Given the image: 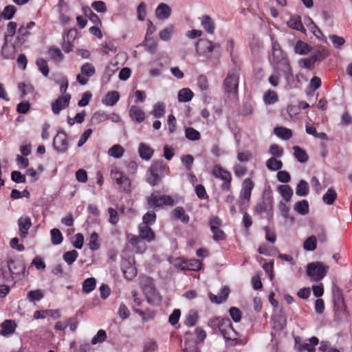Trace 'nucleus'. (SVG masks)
<instances>
[{"instance_id":"nucleus-1","label":"nucleus","mask_w":352,"mask_h":352,"mask_svg":"<svg viewBox=\"0 0 352 352\" xmlns=\"http://www.w3.org/2000/svg\"><path fill=\"white\" fill-rule=\"evenodd\" d=\"M271 40L272 52L269 55V60L273 67L276 69L279 70L283 67H285L286 65L289 64V62L278 42L272 36H271Z\"/></svg>"},{"instance_id":"nucleus-2","label":"nucleus","mask_w":352,"mask_h":352,"mask_svg":"<svg viewBox=\"0 0 352 352\" xmlns=\"http://www.w3.org/2000/svg\"><path fill=\"white\" fill-rule=\"evenodd\" d=\"M212 327H217L221 335L226 340H237L239 333L233 328L229 318H215L211 320Z\"/></svg>"},{"instance_id":"nucleus-3","label":"nucleus","mask_w":352,"mask_h":352,"mask_svg":"<svg viewBox=\"0 0 352 352\" xmlns=\"http://www.w3.org/2000/svg\"><path fill=\"white\" fill-rule=\"evenodd\" d=\"M195 49L197 54L207 58H211L212 53H214L217 56L220 55V44L212 43L206 38H199L195 44Z\"/></svg>"},{"instance_id":"nucleus-4","label":"nucleus","mask_w":352,"mask_h":352,"mask_svg":"<svg viewBox=\"0 0 352 352\" xmlns=\"http://www.w3.org/2000/svg\"><path fill=\"white\" fill-rule=\"evenodd\" d=\"M164 168L165 165L162 160L153 161L147 173V183L152 186L157 185L164 176Z\"/></svg>"},{"instance_id":"nucleus-5","label":"nucleus","mask_w":352,"mask_h":352,"mask_svg":"<svg viewBox=\"0 0 352 352\" xmlns=\"http://www.w3.org/2000/svg\"><path fill=\"white\" fill-rule=\"evenodd\" d=\"M147 204L149 208L156 209L164 206H172L175 201L170 195H160V192L155 191L146 197Z\"/></svg>"},{"instance_id":"nucleus-6","label":"nucleus","mask_w":352,"mask_h":352,"mask_svg":"<svg viewBox=\"0 0 352 352\" xmlns=\"http://www.w3.org/2000/svg\"><path fill=\"white\" fill-rule=\"evenodd\" d=\"M329 266L321 262H313L307 265V274L314 281L321 280L327 274Z\"/></svg>"},{"instance_id":"nucleus-7","label":"nucleus","mask_w":352,"mask_h":352,"mask_svg":"<svg viewBox=\"0 0 352 352\" xmlns=\"http://www.w3.org/2000/svg\"><path fill=\"white\" fill-rule=\"evenodd\" d=\"M208 225L212 233V239L215 241H224L226 239V234L221 228L222 220L218 217L213 216L210 218Z\"/></svg>"},{"instance_id":"nucleus-8","label":"nucleus","mask_w":352,"mask_h":352,"mask_svg":"<svg viewBox=\"0 0 352 352\" xmlns=\"http://www.w3.org/2000/svg\"><path fill=\"white\" fill-rule=\"evenodd\" d=\"M52 146L54 149L59 153H64L67 151L68 136L62 129L58 130L56 135L54 138Z\"/></svg>"},{"instance_id":"nucleus-9","label":"nucleus","mask_w":352,"mask_h":352,"mask_svg":"<svg viewBox=\"0 0 352 352\" xmlns=\"http://www.w3.org/2000/svg\"><path fill=\"white\" fill-rule=\"evenodd\" d=\"M111 175L121 190L126 192L131 191V181L124 173L118 169H113L111 172Z\"/></svg>"},{"instance_id":"nucleus-10","label":"nucleus","mask_w":352,"mask_h":352,"mask_svg":"<svg viewBox=\"0 0 352 352\" xmlns=\"http://www.w3.org/2000/svg\"><path fill=\"white\" fill-rule=\"evenodd\" d=\"M134 264L135 260L133 258L124 259L121 263L122 272L127 280H132L137 276L138 272Z\"/></svg>"},{"instance_id":"nucleus-11","label":"nucleus","mask_w":352,"mask_h":352,"mask_svg":"<svg viewBox=\"0 0 352 352\" xmlns=\"http://www.w3.org/2000/svg\"><path fill=\"white\" fill-rule=\"evenodd\" d=\"M71 95L69 94L59 96L52 103V110L56 115L58 114L61 110L67 108L69 104Z\"/></svg>"},{"instance_id":"nucleus-12","label":"nucleus","mask_w":352,"mask_h":352,"mask_svg":"<svg viewBox=\"0 0 352 352\" xmlns=\"http://www.w3.org/2000/svg\"><path fill=\"white\" fill-rule=\"evenodd\" d=\"M239 85V78L235 74H228L223 81L225 92L227 94H236Z\"/></svg>"},{"instance_id":"nucleus-13","label":"nucleus","mask_w":352,"mask_h":352,"mask_svg":"<svg viewBox=\"0 0 352 352\" xmlns=\"http://www.w3.org/2000/svg\"><path fill=\"white\" fill-rule=\"evenodd\" d=\"M7 266L12 278H14V276H19L25 273V265L23 263L16 262L13 259L9 258L7 260Z\"/></svg>"},{"instance_id":"nucleus-14","label":"nucleus","mask_w":352,"mask_h":352,"mask_svg":"<svg viewBox=\"0 0 352 352\" xmlns=\"http://www.w3.org/2000/svg\"><path fill=\"white\" fill-rule=\"evenodd\" d=\"M230 288L228 286H223L218 295L213 294L212 293L208 294V297L210 301L215 304H221L225 302L229 296Z\"/></svg>"},{"instance_id":"nucleus-15","label":"nucleus","mask_w":352,"mask_h":352,"mask_svg":"<svg viewBox=\"0 0 352 352\" xmlns=\"http://www.w3.org/2000/svg\"><path fill=\"white\" fill-rule=\"evenodd\" d=\"M272 196L270 195L264 196L263 201L256 205V212L258 214H262L267 210H271L272 208Z\"/></svg>"},{"instance_id":"nucleus-16","label":"nucleus","mask_w":352,"mask_h":352,"mask_svg":"<svg viewBox=\"0 0 352 352\" xmlns=\"http://www.w3.org/2000/svg\"><path fill=\"white\" fill-rule=\"evenodd\" d=\"M20 236L25 238L28 234V230L32 226V221L29 217H20L18 219Z\"/></svg>"},{"instance_id":"nucleus-17","label":"nucleus","mask_w":352,"mask_h":352,"mask_svg":"<svg viewBox=\"0 0 352 352\" xmlns=\"http://www.w3.org/2000/svg\"><path fill=\"white\" fill-rule=\"evenodd\" d=\"M155 16L160 20H166L170 16L171 9L164 3H161L155 9Z\"/></svg>"},{"instance_id":"nucleus-18","label":"nucleus","mask_w":352,"mask_h":352,"mask_svg":"<svg viewBox=\"0 0 352 352\" xmlns=\"http://www.w3.org/2000/svg\"><path fill=\"white\" fill-rule=\"evenodd\" d=\"M140 236L143 240L151 242L155 239V234L148 225L140 224L139 226Z\"/></svg>"},{"instance_id":"nucleus-19","label":"nucleus","mask_w":352,"mask_h":352,"mask_svg":"<svg viewBox=\"0 0 352 352\" xmlns=\"http://www.w3.org/2000/svg\"><path fill=\"white\" fill-rule=\"evenodd\" d=\"M1 327L0 334L3 336H8L15 331L16 324L14 320H6L1 323Z\"/></svg>"},{"instance_id":"nucleus-20","label":"nucleus","mask_w":352,"mask_h":352,"mask_svg":"<svg viewBox=\"0 0 352 352\" xmlns=\"http://www.w3.org/2000/svg\"><path fill=\"white\" fill-rule=\"evenodd\" d=\"M212 173L215 177H220L225 182L223 184V186L230 184L231 181L230 173L228 171L223 170L221 166H215L213 168Z\"/></svg>"},{"instance_id":"nucleus-21","label":"nucleus","mask_w":352,"mask_h":352,"mask_svg":"<svg viewBox=\"0 0 352 352\" xmlns=\"http://www.w3.org/2000/svg\"><path fill=\"white\" fill-rule=\"evenodd\" d=\"M131 118L138 123H141L145 119L144 112L138 107L133 105L129 109Z\"/></svg>"},{"instance_id":"nucleus-22","label":"nucleus","mask_w":352,"mask_h":352,"mask_svg":"<svg viewBox=\"0 0 352 352\" xmlns=\"http://www.w3.org/2000/svg\"><path fill=\"white\" fill-rule=\"evenodd\" d=\"M138 152L142 160H149L154 153V150L146 144L141 142L139 144Z\"/></svg>"},{"instance_id":"nucleus-23","label":"nucleus","mask_w":352,"mask_h":352,"mask_svg":"<svg viewBox=\"0 0 352 352\" xmlns=\"http://www.w3.org/2000/svg\"><path fill=\"white\" fill-rule=\"evenodd\" d=\"M120 99V94L116 91L108 92L104 98L102 100L104 104L107 106H113Z\"/></svg>"},{"instance_id":"nucleus-24","label":"nucleus","mask_w":352,"mask_h":352,"mask_svg":"<svg viewBox=\"0 0 352 352\" xmlns=\"http://www.w3.org/2000/svg\"><path fill=\"white\" fill-rule=\"evenodd\" d=\"M292 149L294 151V156L298 162L303 164L309 160V155L305 150L298 146H294Z\"/></svg>"},{"instance_id":"nucleus-25","label":"nucleus","mask_w":352,"mask_h":352,"mask_svg":"<svg viewBox=\"0 0 352 352\" xmlns=\"http://www.w3.org/2000/svg\"><path fill=\"white\" fill-rule=\"evenodd\" d=\"M274 134L284 140H288L292 137V131L288 128L283 127V126H276L274 129Z\"/></svg>"},{"instance_id":"nucleus-26","label":"nucleus","mask_w":352,"mask_h":352,"mask_svg":"<svg viewBox=\"0 0 352 352\" xmlns=\"http://www.w3.org/2000/svg\"><path fill=\"white\" fill-rule=\"evenodd\" d=\"M194 97L193 92L189 88H182L177 94V99L179 102H188Z\"/></svg>"},{"instance_id":"nucleus-27","label":"nucleus","mask_w":352,"mask_h":352,"mask_svg":"<svg viewBox=\"0 0 352 352\" xmlns=\"http://www.w3.org/2000/svg\"><path fill=\"white\" fill-rule=\"evenodd\" d=\"M287 23L289 27L294 30H296L302 32H305L306 31L302 23L301 18L299 16H292Z\"/></svg>"},{"instance_id":"nucleus-28","label":"nucleus","mask_w":352,"mask_h":352,"mask_svg":"<svg viewBox=\"0 0 352 352\" xmlns=\"http://www.w3.org/2000/svg\"><path fill=\"white\" fill-rule=\"evenodd\" d=\"M201 23L204 30L209 34H213L214 30V23L208 15H204L201 18Z\"/></svg>"},{"instance_id":"nucleus-29","label":"nucleus","mask_w":352,"mask_h":352,"mask_svg":"<svg viewBox=\"0 0 352 352\" xmlns=\"http://www.w3.org/2000/svg\"><path fill=\"white\" fill-rule=\"evenodd\" d=\"M311 50V47L307 43L302 41H298L294 46L295 53L300 55H305L309 53Z\"/></svg>"},{"instance_id":"nucleus-30","label":"nucleus","mask_w":352,"mask_h":352,"mask_svg":"<svg viewBox=\"0 0 352 352\" xmlns=\"http://www.w3.org/2000/svg\"><path fill=\"white\" fill-rule=\"evenodd\" d=\"M278 190L285 201L288 202L291 200L293 195V190L290 186L280 185L278 187Z\"/></svg>"},{"instance_id":"nucleus-31","label":"nucleus","mask_w":352,"mask_h":352,"mask_svg":"<svg viewBox=\"0 0 352 352\" xmlns=\"http://www.w3.org/2000/svg\"><path fill=\"white\" fill-rule=\"evenodd\" d=\"M254 184L250 178L243 180V200H250Z\"/></svg>"},{"instance_id":"nucleus-32","label":"nucleus","mask_w":352,"mask_h":352,"mask_svg":"<svg viewBox=\"0 0 352 352\" xmlns=\"http://www.w3.org/2000/svg\"><path fill=\"white\" fill-rule=\"evenodd\" d=\"M309 187L308 183L303 179L299 181L296 186V193L300 197H305L308 195Z\"/></svg>"},{"instance_id":"nucleus-33","label":"nucleus","mask_w":352,"mask_h":352,"mask_svg":"<svg viewBox=\"0 0 352 352\" xmlns=\"http://www.w3.org/2000/svg\"><path fill=\"white\" fill-rule=\"evenodd\" d=\"M173 216L175 219L180 220L184 223H188L189 221V216L186 214L184 209L178 206L173 210Z\"/></svg>"},{"instance_id":"nucleus-34","label":"nucleus","mask_w":352,"mask_h":352,"mask_svg":"<svg viewBox=\"0 0 352 352\" xmlns=\"http://www.w3.org/2000/svg\"><path fill=\"white\" fill-rule=\"evenodd\" d=\"M294 208V210L300 214H307L309 212V203L307 200L297 201Z\"/></svg>"},{"instance_id":"nucleus-35","label":"nucleus","mask_w":352,"mask_h":352,"mask_svg":"<svg viewBox=\"0 0 352 352\" xmlns=\"http://www.w3.org/2000/svg\"><path fill=\"white\" fill-rule=\"evenodd\" d=\"M337 198V193L334 188H330L322 197L323 201L327 205H332Z\"/></svg>"},{"instance_id":"nucleus-36","label":"nucleus","mask_w":352,"mask_h":352,"mask_svg":"<svg viewBox=\"0 0 352 352\" xmlns=\"http://www.w3.org/2000/svg\"><path fill=\"white\" fill-rule=\"evenodd\" d=\"M51 241L54 245L60 244L63 240V236L58 228H53L50 230Z\"/></svg>"},{"instance_id":"nucleus-37","label":"nucleus","mask_w":352,"mask_h":352,"mask_svg":"<svg viewBox=\"0 0 352 352\" xmlns=\"http://www.w3.org/2000/svg\"><path fill=\"white\" fill-rule=\"evenodd\" d=\"M266 166L270 170H278L283 167V162L275 157H270L266 161Z\"/></svg>"},{"instance_id":"nucleus-38","label":"nucleus","mask_w":352,"mask_h":352,"mask_svg":"<svg viewBox=\"0 0 352 352\" xmlns=\"http://www.w3.org/2000/svg\"><path fill=\"white\" fill-rule=\"evenodd\" d=\"M96 285V280L91 277L85 279L82 283V291L86 293H90L92 292Z\"/></svg>"},{"instance_id":"nucleus-39","label":"nucleus","mask_w":352,"mask_h":352,"mask_svg":"<svg viewBox=\"0 0 352 352\" xmlns=\"http://www.w3.org/2000/svg\"><path fill=\"white\" fill-rule=\"evenodd\" d=\"M165 105L163 102H158L153 105V109L151 114L156 118H162L164 116Z\"/></svg>"},{"instance_id":"nucleus-40","label":"nucleus","mask_w":352,"mask_h":352,"mask_svg":"<svg viewBox=\"0 0 352 352\" xmlns=\"http://www.w3.org/2000/svg\"><path fill=\"white\" fill-rule=\"evenodd\" d=\"M185 136L188 140L190 141H197L201 138L200 133L192 127L186 128Z\"/></svg>"},{"instance_id":"nucleus-41","label":"nucleus","mask_w":352,"mask_h":352,"mask_svg":"<svg viewBox=\"0 0 352 352\" xmlns=\"http://www.w3.org/2000/svg\"><path fill=\"white\" fill-rule=\"evenodd\" d=\"M16 12V8L14 6L9 5L4 8L1 12V16L6 20H10L13 18Z\"/></svg>"},{"instance_id":"nucleus-42","label":"nucleus","mask_w":352,"mask_h":352,"mask_svg":"<svg viewBox=\"0 0 352 352\" xmlns=\"http://www.w3.org/2000/svg\"><path fill=\"white\" fill-rule=\"evenodd\" d=\"M317 238L314 235L309 236L304 242L303 248L307 251H314L316 248Z\"/></svg>"},{"instance_id":"nucleus-43","label":"nucleus","mask_w":352,"mask_h":352,"mask_svg":"<svg viewBox=\"0 0 352 352\" xmlns=\"http://www.w3.org/2000/svg\"><path fill=\"white\" fill-rule=\"evenodd\" d=\"M36 65L38 67V70L44 76H47L49 75L50 69L47 62L45 59L42 58H38L36 61Z\"/></svg>"},{"instance_id":"nucleus-44","label":"nucleus","mask_w":352,"mask_h":352,"mask_svg":"<svg viewBox=\"0 0 352 352\" xmlns=\"http://www.w3.org/2000/svg\"><path fill=\"white\" fill-rule=\"evenodd\" d=\"M278 96L274 91L268 90L263 96V100L266 104H272L278 101Z\"/></svg>"},{"instance_id":"nucleus-45","label":"nucleus","mask_w":352,"mask_h":352,"mask_svg":"<svg viewBox=\"0 0 352 352\" xmlns=\"http://www.w3.org/2000/svg\"><path fill=\"white\" fill-rule=\"evenodd\" d=\"M49 54L51 58L56 62L60 63L64 59V56L60 50L56 47H52L49 49Z\"/></svg>"},{"instance_id":"nucleus-46","label":"nucleus","mask_w":352,"mask_h":352,"mask_svg":"<svg viewBox=\"0 0 352 352\" xmlns=\"http://www.w3.org/2000/svg\"><path fill=\"white\" fill-rule=\"evenodd\" d=\"M333 307L336 315L345 317L349 316V313L347 311L346 306L344 302L333 303Z\"/></svg>"},{"instance_id":"nucleus-47","label":"nucleus","mask_w":352,"mask_h":352,"mask_svg":"<svg viewBox=\"0 0 352 352\" xmlns=\"http://www.w3.org/2000/svg\"><path fill=\"white\" fill-rule=\"evenodd\" d=\"M15 54V47L14 45L11 46H2L1 55L5 59H13L14 58Z\"/></svg>"},{"instance_id":"nucleus-48","label":"nucleus","mask_w":352,"mask_h":352,"mask_svg":"<svg viewBox=\"0 0 352 352\" xmlns=\"http://www.w3.org/2000/svg\"><path fill=\"white\" fill-rule=\"evenodd\" d=\"M80 71L82 75L91 77L96 73L94 66L90 63H86L81 66Z\"/></svg>"},{"instance_id":"nucleus-49","label":"nucleus","mask_w":352,"mask_h":352,"mask_svg":"<svg viewBox=\"0 0 352 352\" xmlns=\"http://www.w3.org/2000/svg\"><path fill=\"white\" fill-rule=\"evenodd\" d=\"M124 150L123 147L119 144H115L111 147L108 151L110 156L115 158H120L124 154Z\"/></svg>"},{"instance_id":"nucleus-50","label":"nucleus","mask_w":352,"mask_h":352,"mask_svg":"<svg viewBox=\"0 0 352 352\" xmlns=\"http://www.w3.org/2000/svg\"><path fill=\"white\" fill-rule=\"evenodd\" d=\"M43 294L39 289L36 290H31L27 294V298L30 302L39 301L43 298Z\"/></svg>"},{"instance_id":"nucleus-51","label":"nucleus","mask_w":352,"mask_h":352,"mask_svg":"<svg viewBox=\"0 0 352 352\" xmlns=\"http://www.w3.org/2000/svg\"><path fill=\"white\" fill-rule=\"evenodd\" d=\"M198 318L199 316L197 312L195 311H190L188 315L186 316L184 324L188 327H193L196 324Z\"/></svg>"},{"instance_id":"nucleus-52","label":"nucleus","mask_w":352,"mask_h":352,"mask_svg":"<svg viewBox=\"0 0 352 352\" xmlns=\"http://www.w3.org/2000/svg\"><path fill=\"white\" fill-rule=\"evenodd\" d=\"M78 256V253L76 250H72L71 251L67 252L63 254L64 261L68 264L72 265L75 262L76 258Z\"/></svg>"},{"instance_id":"nucleus-53","label":"nucleus","mask_w":352,"mask_h":352,"mask_svg":"<svg viewBox=\"0 0 352 352\" xmlns=\"http://www.w3.org/2000/svg\"><path fill=\"white\" fill-rule=\"evenodd\" d=\"M156 220V214L153 211H148L142 217V223L144 225H153Z\"/></svg>"},{"instance_id":"nucleus-54","label":"nucleus","mask_w":352,"mask_h":352,"mask_svg":"<svg viewBox=\"0 0 352 352\" xmlns=\"http://www.w3.org/2000/svg\"><path fill=\"white\" fill-rule=\"evenodd\" d=\"M329 56V52L325 48H322L316 51L311 57L315 60V63L318 60L321 61L324 60Z\"/></svg>"},{"instance_id":"nucleus-55","label":"nucleus","mask_w":352,"mask_h":352,"mask_svg":"<svg viewBox=\"0 0 352 352\" xmlns=\"http://www.w3.org/2000/svg\"><path fill=\"white\" fill-rule=\"evenodd\" d=\"M279 71L284 74L285 78L288 84H291L294 81V75L290 64L286 65L285 67L280 69Z\"/></svg>"},{"instance_id":"nucleus-56","label":"nucleus","mask_w":352,"mask_h":352,"mask_svg":"<svg viewBox=\"0 0 352 352\" xmlns=\"http://www.w3.org/2000/svg\"><path fill=\"white\" fill-rule=\"evenodd\" d=\"M186 269L192 271H199L201 268L202 263L198 259H190L186 263Z\"/></svg>"},{"instance_id":"nucleus-57","label":"nucleus","mask_w":352,"mask_h":352,"mask_svg":"<svg viewBox=\"0 0 352 352\" xmlns=\"http://www.w3.org/2000/svg\"><path fill=\"white\" fill-rule=\"evenodd\" d=\"M107 339V333L103 329H100L96 336L91 339V344H96L98 343H102Z\"/></svg>"},{"instance_id":"nucleus-58","label":"nucleus","mask_w":352,"mask_h":352,"mask_svg":"<svg viewBox=\"0 0 352 352\" xmlns=\"http://www.w3.org/2000/svg\"><path fill=\"white\" fill-rule=\"evenodd\" d=\"M109 120V115L102 111L96 112L92 116V121L94 123L98 124Z\"/></svg>"},{"instance_id":"nucleus-59","label":"nucleus","mask_w":352,"mask_h":352,"mask_svg":"<svg viewBox=\"0 0 352 352\" xmlns=\"http://www.w3.org/2000/svg\"><path fill=\"white\" fill-rule=\"evenodd\" d=\"M98 234L94 232L90 236V240L89 242V247L92 251H96L100 248V244L98 242Z\"/></svg>"},{"instance_id":"nucleus-60","label":"nucleus","mask_w":352,"mask_h":352,"mask_svg":"<svg viewBox=\"0 0 352 352\" xmlns=\"http://www.w3.org/2000/svg\"><path fill=\"white\" fill-rule=\"evenodd\" d=\"M333 303L344 302L342 289L338 286L334 287L333 289Z\"/></svg>"},{"instance_id":"nucleus-61","label":"nucleus","mask_w":352,"mask_h":352,"mask_svg":"<svg viewBox=\"0 0 352 352\" xmlns=\"http://www.w3.org/2000/svg\"><path fill=\"white\" fill-rule=\"evenodd\" d=\"M11 179L12 181L17 184L26 182L25 176L18 170H13L11 173Z\"/></svg>"},{"instance_id":"nucleus-62","label":"nucleus","mask_w":352,"mask_h":352,"mask_svg":"<svg viewBox=\"0 0 352 352\" xmlns=\"http://www.w3.org/2000/svg\"><path fill=\"white\" fill-rule=\"evenodd\" d=\"M269 153L274 157H280L283 155V149L278 144H273L270 146Z\"/></svg>"},{"instance_id":"nucleus-63","label":"nucleus","mask_w":352,"mask_h":352,"mask_svg":"<svg viewBox=\"0 0 352 352\" xmlns=\"http://www.w3.org/2000/svg\"><path fill=\"white\" fill-rule=\"evenodd\" d=\"M182 162L185 166L186 169L188 171H190L192 170V166L194 162V157L191 155H184L182 159Z\"/></svg>"},{"instance_id":"nucleus-64","label":"nucleus","mask_w":352,"mask_h":352,"mask_svg":"<svg viewBox=\"0 0 352 352\" xmlns=\"http://www.w3.org/2000/svg\"><path fill=\"white\" fill-rule=\"evenodd\" d=\"M30 109V104L28 101H22L16 106V111L21 114L27 113Z\"/></svg>"}]
</instances>
